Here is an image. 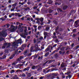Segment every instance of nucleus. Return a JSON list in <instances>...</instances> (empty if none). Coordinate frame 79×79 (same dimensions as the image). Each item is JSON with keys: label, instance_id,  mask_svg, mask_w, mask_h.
Masks as SVG:
<instances>
[{"label": "nucleus", "instance_id": "obj_1", "mask_svg": "<svg viewBox=\"0 0 79 79\" xmlns=\"http://www.w3.org/2000/svg\"><path fill=\"white\" fill-rule=\"evenodd\" d=\"M11 27H13L12 29H10V31L11 32H14L16 31V30L18 29V26H15L13 25H11Z\"/></svg>", "mask_w": 79, "mask_h": 79}, {"label": "nucleus", "instance_id": "obj_2", "mask_svg": "<svg viewBox=\"0 0 79 79\" xmlns=\"http://www.w3.org/2000/svg\"><path fill=\"white\" fill-rule=\"evenodd\" d=\"M4 45H5L6 46V48H10V46H11V43H5L4 44Z\"/></svg>", "mask_w": 79, "mask_h": 79}, {"label": "nucleus", "instance_id": "obj_3", "mask_svg": "<svg viewBox=\"0 0 79 79\" xmlns=\"http://www.w3.org/2000/svg\"><path fill=\"white\" fill-rule=\"evenodd\" d=\"M1 35L2 37H6L7 35L6 32L5 31H2L1 34Z\"/></svg>", "mask_w": 79, "mask_h": 79}, {"label": "nucleus", "instance_id": "obj_4", "mask_svg": "<svg viewBox=\"0 0 79 79\" xmlns=\"http://www.w3.org/2000/svg\"><path fill=\"white\" fill-rule=\"evenodd\" d=\"M15 55H18V49L15 50L14 52V54L12 55V57H14L15 56Z\"/></svg>", "mask_w": 79, "mask_h": 79}, {"label": "nucleus", "instance_id": "obj_5", "mask_svg": "<svg viewBox=\"0 0 79 79\" xmlns=\"http://www.w3.org/2000/svg\"><path fill=\"white\" fill-rule=\"evenodd\" d=\"M58 76V75L56 73H53L51 77V79H54L55 78V77Z\"/></svg>", "mask_w": 79, "mask_h": 79}, {"label": "nucleus", "instance_id": "obj_6", "mask_svg": "<svg viewBox=\"0 0 79 79\" xmlns=\"http://www.w3.org/2000/svg\"><path fill=\"white\" fill-rule=\"evenodd\" d=\"M17 44H18L16 42H14L12 44V47H15L16 46H17Z\"/></svg>", "mask_w": 79, "mask_h": 79}, {"label": "nucleus", "instance_id": "obj_7", "mask_svg": "<svg viewBox=\"0 0 79 79\" xmlns=\"http://www.w3.org/2000/svg\"><path fill=\"white\" fill-rule=\"evenodd\" d=\"M21 41H22V40L21 39H20L17 40L16 43L18 44H22V42Z\"/></svg>", "mask_w": 79, "mask_h": 79}, {"label": "nucleus", "instance_id": "obj_8", "mask_svg": "<svg viewBox=\"0 0 79 79\" xmlns=\"http://www.w3.org/2000/svg\"><path fill=\"white\" fill-rule=\"evenodd\" d=\"M27 78H29V77H31V73H27Z\"/></svg>", "mask_w": 79, "mask_h": 79}, {"label": "nucleus", "instance_id": "obj_9", "mask_svg": "<svg viewBox=\"0 0 79 79\" xmlns=\"http://www.w3.org/2000/svg\"><path fill=\"white\" fill-rule=\"evenodd\" d=\"M16 48H17V47H12V48H11V52H12V51H13V50L14 51H15V50H16Z\"/></svg>", "mask_w": 79, "mask_h": 79}, {"label": "nucleus", "instance_id": "obj_10", "mask_svg": "<svg viewBox=\"0 0 79 79\" xmlns=\"http://www.w3.org/2000/svg\"><path fill=\"white\" fill-rule=\"evenodd\" d=\"M29 67H27V68H25L23 69L22 70L23 71H29Z\"/></svg>", "mask_w": 79, "mask_h": 79}, {"label": "nucleus", "instance_id": "obj_11", "mask_svg": "<svg viewBox=\"0 0 79 79\" xmlns=\"http://www.w3.org/2000/svg\"><path fill=\"white\" fill-rule=\"evenodd\" d=\"M48 4L49 5H52V4L53 3V1L52 0H48Z\"/></svg>", "mask_w": 79, "mask_h": 79}, {"label": "nucleus", "instance_id": "obj_12", "mask_svg": "<svg viewBox=\"0 0 79 79\" xmlns=\"http://www.w3.org/2000/svg\"><path fill=\"white\" fill-rule=\"evenodd\" d=\"M68 6L65 5L63 7V10H66V9L68 8Z\"/></svg>", "mask_w": 79, "mask_h": 79}, {"label": "nucleus", "instance_id": "obj_13", "mask_svg": "<svg viewBox=\"0 0 79 79\" xmlns=\"http://www.w3.org/2000/svg\"><path fill=\"white\" fill-rule=\"evenodd\" d=\"M64 53H65V52H62L61 51H59V54L60 55H64Z\"/></svg>", "mask_w": 79, "mask_h": 79}, {"label": "nucleus", "instance_id": "obj_14", "mask_svg": "<svg viewBox=\"0 0 79 79\" xmlns=\"http://www.w3.org/2000/svg\"><path fill=\"white\" fill-rule=\"evenodd\" d=\"M17 75H15V76L13 77V79H19V77H17Z\"/></svg>", "mask_w": 79, "mask_h": 79}, {"label": "nucleus", "instance_id": "obj_15", "mask_svg": "<svg viewBox=\"0 0 79 79\" xmlns=\"http://www.w3.org/2000/svg\"><path fill=\"white\" fill-rule=\"evenodd\" d=\"M42 68L41 67H40L39 68H38L37 69V71H41L42 70Z\"/></svg>", "mask_w": 79, "mask_h": 79}, {"label": "nucleus", "instance_id": "obj_16", "mask_svg": "<svg viewBox=\"0 0 79 79\" xmlns=\"http://www.w3.org/2000/svg\"><path fill=\"white\" fill-rule=\"evenodd\" d=\"M45 30L46 31H50V27H46Z\"/></svg>", "mask_w": 79, "mask_h": 79}, {"label": "nucleus", "instance_id": "obj_17", "mask_svg": "<svg viewBox=\"0 0 79 79\" xmlns=\"http://www.w3.org/2000/svg\"><path fill=\"white\" fill-rule=\"evenodd\" d=\"M49 53H50L48 52L46 53L45 55L44 56H45V57H47V56H48V55H49Z\"/></svg>", "mask_w": 79, "mask_h": 79}, {"label": "nucleus", "instance_id": "obj_18", "mask_svg": "<svg viewBox=\"0 0 79 79\" xmlns=\"http://www.w3.org/2000/svg\"><path fill=\"white\" fill-rule=\"evenodd\" d=\"M24 27L25 28V29L24 30V33H25L27 32V27Z\"/></svg>", "mask_w": 79, "mask_h": 79}, {"label": "nucleus", "instance_id": "obj_19", "mask_svg": "<svg viewBox=\"0 0 79 79\" xmlns=\"http://www.w3.org/2000/svg\"><path fill=\"white\" fill-rule=\"evenodd\" d=\"M33 49H34V47L31 46V47L30 48V52H32V51H33Z\"/></svg>", "mask_w": 79, "mask_h": 79}, {"label": "nucleus", "instance_id": "obj_20", "mask_svg": "<svg viewBox=\"0 0 79 79\" xmlns=\"http://www.w3.org/2000/svg\"><path fill=\"white\" fill-rule=\"evenodd\" d=\"M77 22H79V20H77L75 22V23H74L75 24H76V25H78V23H77Z\"/></svg>", "mask_w": 79, "mask_h": 79}, {"label": "nucleus", "instance_id": "obj_21", "mask_svg": "<svg viewBox=\"0 0 79 79\" xmlns=\"http://www.w3.org/2000/svg\"><path fill=\"white\" fill-rule=\"evenodd\" d=\"M70 15H71V14H72V13H76V12H75V11L73 10H72L70 12Z\"/></svg>", "mask_w": 79, "mask_h": 79}, {"label": "nucleus", "instance_id": "obj_22", "mask_svg": "<svg viewBox=\"0 0 79 79\" xmlns=\"http://www.w3.org/2000/svg\"><path fill=\"white\" fill-rule=\"evenodd\" d=\"M0 20L1 21L2 20V21H5V20H6V19L3 18V17H2L0 18Z\"/></svg>", "mask_w": 79, "mask_h": 79}, {"label": "nucleus", "instance_id": "obj_23", "mask_svg": "<svg viewBox=\"0 0 79 79\" xmlns=\"http://www.w3.org/2000/svg\"><path fill=\"white\" fill-rule=\"evenodd\" d=\"M48 33L47 32H45L44 33V35H46L47 36H48Z\"/></svg>", "mask_w": 79, "mask_h": 79}, {"label": "nucleus", "instance_id": "obj_24", "mask_svg": "<svg viewBox=\"0 0 79 79\" xmlns=\"http://www.w3.org/2000/svg\"><path fill=\"white\" fill-rule=\"evenodd\" d=\"M26 3H25V2H23V3H21L20 2H19V5H23L24 4H25Z\"/></svg>", "mask_w": 79, "mask_h": 79}, {"label": "nucleus", "instance_id": "obj_25", "mask_svg": "<svg viewBox=\"0 0 79 79\" xmlns=\"http://www.w3.org/2000/svg\"><path fill=\"white\" fill-rule=\"evenodd\" d=\"M61 4L60 2H56L55 3V5H61Z\"/></svg>", "mask_w": 79, "mask_h": 79}, {"label": "nucleus", "instance_id": "obj_26", "mask_svg": "<svg viewBox=\"0 0 79 79\" xmlns=\"http://www.w3.org/2000/svg\"><path fill=\"white\" fill-rule=\"evenodd\" d=\"M15 73H18L20 71L21 72H22V71L19 69H18L17 70H15Z\"/></svg>", "mask_w": 79, "mask_h": 79}, {"label": "nucleus", "instance_id": "obj_27", "mask_svg": "<svg viewBox=\"0 0 79 79\" xmlns=\"http://www.w3.org/2000/svg\"><path fill=\"white\" fill-rule=\"evenodd\" d=\"M52 60H48L46 62H45V63H47L48 62V63H49V64H50V63H52Z\"/></svg>", "mask_w": 79, "mask_h": 79}, {"label": "nucleus", "instance_id": "obj_28", "mask_svg": "<svg viewBox=\"0 0 79 79\" xmlns=\"http://www.w3.org/2000/svg\"><path fill=\"white\" fill-rule=\"evenodd\" d=\"M15 70H14V69L11 70V71H10V74H13V73H15Z\"/></svg>", "mask_w": 79, "mask_h": 79}, {"label": "nucleus", "instance_id": "obj_29", "mask_svg": "<svg viewBox=\"0 0 79 79\" xmlns=\"http://www.w3.org/2000/svg\"><path fill=\"white\" fill-rule=\"evenodd\" d=\"M42 29V26H39L38 27V30L40 31V29Z\"/></svg>", "mask_w": 79, "mask_h": 79}, {"label": "nucleus", "instance_id": "obj_30", "mask_svg": "<svg viewBox=\"0 0 79 79\" xmlns=\"http://www.w3.org/2000/svg\"><path fill=\"white\" fill-rule=\"evenodd\" d=\"M40 21L41 22V23H42L43 21H44V18H41L40 19Z\"/></svg>", "mask_w": 79, "mask_h": 79}, {"label": "nucleus", "instance_id": "obj_31", "mask_svg": "<svg viewBox=\"0 0 79 79\" xmlns=\"http://www.w3.org/2000/svg\"><path fill=\"white\" fill-rule=\"evenodd\" d=\"M35 69V65H33L31 67L32 69Z\"/></svg>", "mask_w": 79, "mask_h": 79}, {"label": "nucleus", "instance_id": "obj_32", "mask_svg": "<svg viewBox=\"0 0 79 79\" xmlns=\"http://www.w3.org/2000/svg\"><path fill=\"white\" fill-rule=\"evenodd\" d=\"M20 35L21 36V37H23V38H24V39H26V36L24 35Z\"/></svg>", "mask_w": 79, "mask_h": 79}, {"label": "nucleus", "instance_id": "obj_33", "mask_svg": "<svg viewBox=\"0 0 79 79\" xmlns=\"http://www.w3.org/2000/svg\"><path fill=\"white\" fill-rule=\"evenodd\" d=\"M27 46V44H22V47H24L25 48Z\"/></svg>", "mask_w": 79, "mask_h": 79}, {"label": "nucleus", "instance_id": "obj_34", "mask_svg": "<svg viewBox=\"0 0 79 79\" xmlns=\"http://www.w3.org/2000/svg\"><path fill=\"white\" fill-rule=\"evenodd\" d=\"M60 50H61V51H64V47L61 48H60Z\"/></svg>", "mask_w": 79, "mask_h": 79}, {"label": "nucleus", "instance_id": "obj_35", "mask_svg": "<svg viewBox=\"0 0 79 79\" xmlns=\"http://www.w3.org/2000/svg\"><path fill=\"white\" fill-rule=\"evenodd\" d=\"M2 58L3 60H4V59H5L6 58V55H4L2 56Z\"/></svg>", "mask_w": 79, "mask_h": 79}, {"label": "nucleus", "instance_id": "obj_36", "mask_svg": "<svg viewBox=\"0 0 79 79\" xmlns=\"http://www.w3.org/2000/svg\"><path fill=\"white\" fill-rule=\"evenodd\" d=\"M53 11V10H52V9L50 10H49V13H52Z\"/></svg>", "mask_w": 79, "mask_h": 79}, {"label": "nucleus", "instance_id": "obj_37", "mask_svg": "<svg viewBox=\"0 0 79 79\" xmlns=\"http://www.w3.org/2000/svg\"><path fill=\"white\" fill-rule=\"evenodd\" d=\"M22 77H26V74H25L24 73H23V74H22V76H21Z\"/></svg>", "mask_w": 79, "mask_h": 79}, {"label": "nucleus", "instance_id": "obj_38", "mask_svg": "<svg viewBox=\"0 0 79 79\" xmlns=\"http://www.w3.org/2000/svg\"><path fill=\"white\" fill-rule=\"evenodd\" d=\"M20 50H24V47H23L22 46H21Z\"/></svg>", "mask_w": 79, "mask_h": 79}, {"label": "nucleus", "instance_id": "obj_39", "mask_svg": "<svg viewBox=\"0 0 79 79\" xmlns=\"http://www.w3.org/2000/svg\"><path fill=\"white\" fill-rule=\"evenodd\" d=\"M59 27L57 26L56 27V29H55L56 31H58V29H59Z\"/></svg>", "mask_w": 79, "mask_h": 79}, {"label": "nucleus", "instance_id": "obj_40", "mask_svg": "<svg viewBox=\"0 0 79 79\" xmlns=\"http://www.w3.org/2000/svg\"><path fill=\"white\" fill-rule=\"evenodd\" d=\"M48 50H49V48H48L45 50V52H48Z\"/></svg>", "mask_w": 79, "mask_h": 79}, {"label": "nucleus", "instance_id": "obj_41", "mask_svg": "<svg viewBox=\"0 0 79 79\" xmlns=\"http://www.w3.org/2000/svg\"><path fill=\"white\" fill-rule=\"evenodd\" d=\"M34 56V59H35V58H37V56H38V55H36V56Z\"/></svg>", "mask_w": 79, "mask_h": 79}, {"label": "nucleus", "instance_id": "obj_42", "mask_svg": "<svg viewBox=\"0 0 79 79\" xmlns=\"http://www.w3.org/2000/svg\"><path fill=\"white\" fill-rule=\"evenodd\" d=\"M3 37H0V42H2V41L3 40Z\"/></svg>", "mask_w": 79, "mask_h": 79}, {"label": "nucleus", "instance_id": "obj_43", "mask_svg": "<svg viewBox=\"0 0 79 79\" xmlns=\"http://www.w3.org/2000/svg\"><path fill=\"white\" fill-rule=\"evenodd\" d=\"M6 25L7 26V28H9V27H10V24H9L8 23H7L6 24Z\"/></svg>", "mask_w": 79, "mask_h": 79}, {"label": "nucleus", "instance_id": "obj_44", "mask_svg": "<svg viewBox=\"0 0 79 79\" xmlns=\"http://www.w3.org/2000/svg\"><path fill=\"white\" fill-rule=\"evenodd\" d=\"M32 55V53H29V54H28L27 55V56L29 57V56H31V55Z\"/></svg>", "mask_w": 79, "mask_h": 79}, {"label": "nucleus", "instance_id": "obj_45", "mask_svg": "<svg viewBox=\"0 0 79 79\" xmlns=\"http://www.w3.org/2000/svg\"><path fill=\"white\" fill-rule=\"evenodd\" d=\"M35 50V52H36L37 51H41V50H40V49H37L36 50Z\"/></svg>", "mask_w": 79, "mask_h": 79}, {"label": "nucleus", "instance_id": "obj_46", "mask_svg": "<svg viewBox=\"0 0 79 79\" xmlns=\"http://www.w3.org/2000/svg\"><path fill=\"white\" fill-rule=\"evenodd\" d=\"M71 21H73L74 22V20L73 19H70L69 21V23H70V22H71Z\"/></svg>", "mask_w": 79, "mask_h": 79}, {"label": "nucleus", "instance_id": "obj_47", "mask_svg": "<svg viewBox=\"0 0 79 79\" xmlns=\"http://www.w3.org/2000/svg\"><path fill=\"white\" fill-rule=\"evenodd\" d=\"M27 9H28V10H29L30 9V8L29 7H27V8H25L24 10H25L26 11H27Z\"/></svg>", "mask_w": 79, "mask_h": 79}, {"label": "nucleus", "instance_id": "obj_48", "mask_svg": "<svg viewBox=\"0 0 79 79\" xmlns=\"http://www.w3.org/2000/svg\"><path fill=\"white\" fill-rule=\"evenodd\" d=\"M79 48V45H78V46H77L76 48H75V49L76 50H77V49L78 48Z\"/></svg>", "mask_w": 79, "mask_h": 79}, {"label": "nucleus", "instance_id": "obj_49", "mask_svg": "<svg viewBox=\"0 0 79 79\" xmlns=\"http://www.w3.org/2000/svg\"><path fill=\"white\" fill-rule=\"evenodd\" d=\"M77 31V30H76V29H74L73 30V32H76Z\"/></svg>", "mask_w": 79, "mask_h": 79}, {"label": "nucleus", "instance_id": "obj_50", "mask_svg": "<svg viewBox=\"0 0 79 79\" xmlns=\"http://www.w3.org/2000/svg\"><path fill=\"white\" fill-rule=\"evenodd\" d=\"M44 13H48V11L47 10H44Z\"/></svg>", "mask_w": 79, "mask_h": 79}, {"label": "nucleus", "instance_id": "obj_51", "mask_svg": "<svg viewBox=\"0 0 79 79\" xmlns=\"http://www.w3.org/2000/svg\"><path fill=\"white\" fill-rule=\"evenodd\" d=\"M53 22L55 24H57V22L55 20H54Z\"/></svg>", "mask_w": 79, "mask_h": 79}, {"label": "nucleus", "instance_id": "obj_52", "mask_svg": "<svg viewBox=\"0 0 79 79\" xmlns=\"http://www.w3.org/2000/svg\"><path fill=\"white\" fill-rule=\"evenodd\" d=\"M20 32H23V31H24V30L23 29H20Z\"/></svg>", "mask_w": 79, "mask_h": 79}, {"label": "nucleus", "instance_id": "obj_53", "mask_svg": "<svg viewBox=\"0 0 79 79\" xmlns=\"http://www.w3.org/2000/svg\"><path fill=\"white\" fill-rule=\"evenodd\" d=\"M16 4H17L16 3L12 5V6H13L14 7H15V6H16Z\"/></svg>", "mask_w": 79, "mask_h": 79}, {"label": "nucleus", "instance_id": "obj_54", "mask_svg": "<svg viewBox=\"0 0 79 79\" xmlns=\"http://www.w3.org/2000/svg\"><path fill=\"white\" fill-rule=\"evenodd\" d=\"M18 65L19 66H23V64H18Z\"/></svg>", "mask_w": 79, "mask_h": 79}, {"label": "nucleus", "instance_id": "obj_55", "mask_svg": "<svg viewBox=\"0 0 79 79\" xmlns=\"http://www.w3.org/2000/svg\"><path fill=\"white\" fill-rule=\"evenodd\" d=\"M5 48H6V46L5 45L3 46L2 47V48H3V49H4Z\"/></svg>", "mask_w": 79, "mask_h": 79}, {"label": "nucleus", "instance_id": "obj_56", "mask_svg": "<svg viewBox=\"0 0 79 79\" xmlns=\"http://www.w3.org/2000/svg\"><path fill=\"white\" fill-rule=\"evenodd\" d=\"M24 35H28V33L27 32H26V33H24Z\"/></svg>", "mask_w": 79, "mask_h": 79}, {"label": "nucleus", "instance_id": "obj_57", "mask_svg": "<svg viewBox=\"0 0 79 79\" xmlns=\"http://www.w3.org/2000/svg\"><path fill=\"white\" fill-rule=\"evenodd\" d=\"M74 44L73 43L71 45V46L72 47V48H73V47H74Z\"/></svg>", "mask_w": 79, "mask_h": 79}, {"label": "nucleus", "instance_id": "obj_58", "mask_svg": "<svg viewBox=\"0 0 79 79\" xmlns=\"http://www.w3.org/2000/svg\"><path fill=\"white\" fill-rule=\"evenodd\" d=\"M27 4H28V5H31V2H30V1H28L27 2Z\"/></svg>", "mask_w": 79, "mask_h": 79}, {"label": "nucleus", "instance_id": "obj_59", "mask_svg": "<svg viewBox=\"0 0 79 79\" xmlns=\"http://www.w3.org/2000/svg\"><path fill=\"white\" fill-rule=\"evenodd\" d=\"M19 29H21V25L19 26Z\"/></svg>", "mask_w": 79, "mask_h": 79}, {"label": "nucleus", "instance_id": "obj_60", "mask_svg": "<svg viewBox=\"0 0 79 79\" xmlns=\"http://www.w3.org/2000/svg\"><path fill=\"white\" fill-rule=\"evenodd\" d=\"M35 20H37V21H40V19L39 18H37L35 19Z\"/></svg>", "mask_w": 79, "mask_h": 79}, {"label": "nucleus", "instance_id": "obj_61", "mask_svg": "<svg viewBox=\"0 0 79 79\" xmlns=\"http://www.w3.org/2000/svg\"><path fill=\"white\" fill-rule=\"evenodd\" d=\"M23 56H21L19 58L20 60H22V59H23Z\"/></svg>", "mask_w": 79, "mask_h": 79}, {"label": "nucleus", "instance_id": "obj_62", "mask_svg": "<svg viewBox=\"0 0 79 79\" xmlns=\"http://www.w3.org/2000/svg\"><path fill=\"white\" fill-rule=\"evenodd\" d=\"M5 53H8V50L7 49L5 50Z\"/></svg>", "mask_w": 79, "mask_h": 79}, {"label": "nucleus", "instance_id": "obj_63", "mask_svg": "<svg viewBox=\"0 0 79 79\" xmlns=\"http://www.w3.org/2000/svg\"><path fill=\"white\" fill-rule=\"evenodd\" d=\"M63 31V29H62V28H60V32H62V31Z\"/></svg>", "mask_w": 79, "mask_h": 79}, {"label": "nucleus", "instance_id": "obj_64", "mask_svg": "<svg viewBox=\"0 0 79 79\" xmlns=\"http://www.w3.org/2000/svg\"><path fill=\"white\" fill-rule=\"evenodd\" d=\"M15 16H18V15H19V14L18 13H15Z\"/></svg>", "mask_w": 79, "mask_h": 79}]
</instances>
